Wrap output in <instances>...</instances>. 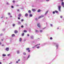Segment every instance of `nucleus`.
Listing matches in <instances>:
<instances>
[{
  "instance_id": "15",
  "label": "nucleus",
  "mask_w": 64,
  "mask_h": 64,
  "mask_svg": "<svg viewBox=\"0 0 64 64\" xmlns=\"http://www.w3.org/2000/svg\"><path fill=\"white\" fill-rule=\"evenodd\" d=\"M25 16H28V14H25Z\"/></svg>"
},
{
  "instance_id": "39",
  "label": "nucleus",
  "mask_w": 64,
  "mask_h": 64,
  "mask_svg": "<svg viewBox=\"0 0 64 64\" xmlns=\"http://www.w3.org/2000/svg\"><path fill=\"white\" fill-rule=\"evenodd\" d=\"M60 18H62V16H60Z\"/></svg>"
},
{
  "instance_id": "61",
  "label": "nucleus",
  "mask_w": 64,
  "mask_h": 64,
  "mask_svg": "<svg viewBox=\"0 0 64 64\" xmlns=\"http://www.w3.org/2000/svg\"><path fill=\"white\" fill-rule=\"evenodd\" d=\"M0 64H1V62H0Z\"/></svg>"
},
{
  "instance_id": "49",
  "label": "nucleus",
  "mask_w": 64,
  "mask_h": 64,
  "mask_svg": "<svg viewBox=\"0 0 64 64\" xmlns=\"http://www.w3.org/2000/svg\"><path fill=\"white\" fill-rule=\"evenodd\" d=\"M16 63H18V62L16 61Z\"/></svg>"
},
{
  "instance_id": "62",
  "label": "nucleus",
  "mask_w": 64,
  "mask_h": 64,
  "mask_svg": "<svg viewBox=\"0 0 64 64\" xmlns=\"http://www.w3.org/2000/svg\"><path fill=\"white\" fill-rule=\"evenodd\" d=\"M6 19H8V18L6 17Z\"/></svg>"
},
{
  "instance_id": "3",
  "label": "nucleus",
  "mask_w": 64,
  "mask_h": 64,
  "mask_svg": "<svg viewBox=\"0 0 64 64\" xmlns=\"http://www.w3.org/2000/svg\"><path fill=\"white\" fill-rule=\"evenodd\" d=\"M61 5L62 6H63V7L64 8V2H62Z\"/></svg>"
},
{
  "instance_id": "48",
  "label": "nucleus",
  "mask_w": 64,
  "mask_h": 64,
  "mask_svg": "<svg viewBox=\"0 0 64 64\" xmlns=\"http://www.w3.org/2000/svg\"><path fill=\"white\" fill-rule=\"evenodd\" d=\"M21 24V23H20V22H18V24Z\"/></svg>"
},
{
  "instance_id": "46",
  "label": "nucleus",
  "mask_w": 64,
  "mask_h": 64,
  "mask_svg": "<svg viewBox=\"0 0 64 64\" xmlns=\"http://www.w3.org/2000/svg\"><path fill=\"white\" fill-rule=\"evenodd\" d=\"M29 57H30V55H29L28 57V58H29Z\"/></svg>"
},
{
  "instance_id": "2",
  "label": "nucleus",
  "mask_w": 64,
  "mask_h": 64,
  "mask_svg": "<svg viewBox=\"0 0 64 64\" xmlns=\"http://www.w3.org/2000/svg\"><path fill=\"white\" fill-rule=\"evenodd\" d=\"M37 26L39 27V28H40L41 27V26H40V23L38 24H37Z\"/></svg>"
},
{
  "instance_id": "52",
  "label": "nucleus",
  "mask_w": 64,
  "mask_h": 64,
  "mask_svg": "<svg viewBox=\"0 0 64 64\" xmlns=\"http://www.w3.org/2000/svg\"><path fill=\"white\" fill-rule=\"evenodd\" d=\"M2 46H4V44H2Z\"/></svg>"
},
{
  "instance_id": "32",
  "label": "nucleus",
  "mask_w": 64,
  "mask_h": 64,
  "mask_svg": "<svg viewBox=\"0 0 64 64\" xmlns=\"http://www.w3.org/2000/svg\"><path fill=\"white\" fill-rule=\"evenodd\" d=\"M39 47H40L38 46L37 47V48H38V49H39Z\"/></svg>"
},
{
  "instance_id": "10",
  "label": "nucleus",
  "mask_w": 64,
  "mask_h": 64,
  "mask_svg": "<svg viewBox=\"0 0 64 64\" xmlns=\"http://www.w3.org/2000/svg\"><path fill=\"white\" fill-rule=\"evenodd\" d=\"M20 42H21V41H22V38H20Z\"/></svg>"
},
{
  "instance_id": "18",
  "label": "nucleus",
  "mask_w": 64,
  "mask_h": 64,
  "mask_svg": "<svg viewBox=\"0 0 64 64\" xmlns=\"http://www.w3.org/2000/svg\"><path fill=\"white\" fill-rule=\"evenodd\" d=\"M2 56H6V54H2Z\"/></svg>"
},
{
  "instance_id": "58",
  "label": "nucleus",
  "mask_w": 64,
  "mask_h": 64,
  "mask_svg": "<svg viewBox=\"0 0 64 64\" xmlns=\"http://www.w3.org/2000/svg\"><path fill=\"white\" fill-rule=\"evenodd\" d=\"M2 41H3V39H2Z\"/></svg>"
},
{
  "instance_id": "56",
  "label": "nucleus",
  "mask_w": 64,
  "mask_h": 64,
  "mask_svg": "<svg viewBox=\"0 0 64 64\" xmlns=\"http://www.w3.org/2000/svg\"><path fill=\"white\" fill-rule=\"evenodd\" d=\"M3 17L2 16V17H1V18H3Z\"/></svg>"
},
{
  "instance_id": "37",
  "label": "nucleus",
  "mask_w": 64,
  "mask_h": 64,
  "mask_svg": "<svg viewBox=\"0 0 64 64\" xmlns=\"http://www.w3.org/2000/svg\"><path fill=\"white\" fill-rule=\"evenodd\" d=\"M28 52H30V50H28Z\"/></svg>"
},
{
  "instance_id": "54",
  "label": "nucleus",
  "mask_w": 64,
  "mask_h": 64,
  "mask_svg": "<svg viewBox=\"0 0 64 64\" xmlns=\"http://www.w3.org/2000/svg\"><path fill=\"white\" fill-rule=\"evenodd\" d=\"M61 0L62 1V2H63V0Z\"/></svg>"
},
{
  "instance_id": "34",
  "label": "nucleus",
  "mask_w": 64,
  "mask_h": 64,
  "mask_svg": "<svg viewBox=\"0 0 64 64\" xmlns=\"http://www.w3.org/2000/svg\"><path fill=\"white\" fill-rule=\"evenodd\" d=\"M21 28H23V26H21Z\"/></svg>"
},
{
  "instance_id": "9",
  "label": "nucleus",
  "mask_w": 64,
  "mask_h": 64,
  "mask_svg": "<svg viewBox=\"0 0 64 64\" xmlns=\"http://www.w3.org/2000/svg\"><path fill=\"white\" fill-rule=\"evenodd\" d=\"M41 11V10L40 9H39L37 11L38 12H40Z\"/></svg>"
},
{
  "instance_id": "55",
  "label": "nucleus",
  "mask_w": 64,
  "mask_h": 64,
  "mask_svg": "<svg viewBox=\"0 0 64 64\" xmlns=\"http://www.w3.org/2000/svg\"><path fill=\"white\" fill-rule=\"evenodd\" d=\"M0 45H1V43L0 42Z\"/></svg>"
},
{
  "instance_id": "50",
  "label": "nucleus",
  "mask_w": 64,
  "mask_h": 64,
  "mask_svg": "<svg viewBox=\"0 0 64 64\" xmlns=\"http://www.w3.org/2000/svg\"><path fill=\"white\" fill-rule=\"evenodd\" d=\"M21 21H23V20L22 19L21 20Z\"/></svg>"
},
{
  "instance_id": "40",
  "label": "nucleus",
  "mask_w": 64,
  "mask_h": 64,
  "mask_svg": "<svg viewBox=\"0 0 64 64\" xmlns=\"http://www.w3.org/2000/svg\"><path fill=\"white\" fill-rule=\"evenodd\" d=\"M10 55V54H8L7 55V56H9Z\"/></svg>"
},
{
  "instance_id": "31",
  "label": "nucleus",
  "mask_w": 64,
  "mask_h": 64,
  "mask_svg": "<svg viewBox=\"0 0 64 64\" xmlns=\"http://www.w3.org/2000/svg\"><path fill=\"white\" fill-rule=\"evenodd\" d=\"M11 8H14V7L13 6H11Z\"/></svg>"
},
{
  "instance_id": "60",
  "label": "nucleus",
  "mask_w": 64,
  "mask_h": 64,
  "mask_svg": "<svg viewBox=\"0 0 64 64\" xmlns=\"http://www.w3.org/2000/svg\"><path fill=\"white\" fill-rule=\"evenodd\" d=\"M47 1H49V0H46Z\"/></svg>"
},
{
  "instance_id": "20",
  "label": "nucleus",
  "mask_w": 64,
  "mask_h": 64,
  "mask_svg": "<svg viewBox=\"0 0 64 64\" xmlns=\"http://www.w3.org/2000/svg\"><path fill=\"white\" fill-rule=\"evenodd\" d=\"M24 33H23L22 34V36H24Z\"/></svg>"
},
{
  "instance_id": "42",
  "label": "nucleus",
  "mask_w": 64,
  "mask_h": 64,
  "mask_svg": "<svg viewBox=\"0 0 64 64\" xmlns=\"http://www.w3.org/2000/svg\"><path fill=\"white\" fill-rule=\"evenodd\" d=\"M27 36H29V34H27Z\"/></svg>"
},
{
  "instance_id": "6",
  "label": "nucleus",
  "mask_w": 64,
  "mask_h": 64,
  "mask_svg": "<svg viewBox=\"0 0 64 64\" xmlns=\"http://www.w3.org/2000/svg\"><path fill=\"white\" fill-rule=\"evenodd\" d=\"M18 32V31L17 30H15L14 32V33H17Z\"/></svg>"
},
{
  "instance_id": "25",
  "label": "nucleus",
  "mask_w": 64,
  "mask_h": 64,
  "mask_svg": "<svg viewBox=\"0 0 64 64\" xmlns=\"http://www.w3.org/2000/svg\"><path fill=\"white\" fill-rule=\"evenodd\" d=\"M53 14H55V12L53 11Z\"/></svg>"
},
{
  "instance_id": "38",
  "label": "nucleus",
  "mask_w": 64,
  "mask_h": 64,
  "mask_svg": "<svg viewBox=\"0 0 64 64\" xmlns=\"http://www.w3.org/2000/svg\"><path fill=\"white\" fill-rule=\"evenodd\" d=\"M15 0H13V3H14V2H15Z\"/></svg>"
},
{
  "instance_id": "47",
  "label": "nucleus",
  "mask_w": 64,
  "mask_h": 64,
  "mask_svg": "<svg viewBox=\"0 0 64 64\" xmlns=\"http://www.w3.org/2000/svg\"><path fill=\"white\" fill-rule=\"evenodd\" d=\"M8 15H10V13H8Z\"/></svg>"
},
{
  "instance_id": "1",
  "label": "nucleus",
  "mask_w": 64,
  "mask_h": 64,
  "mask_svg": "<svg viewBox=\"0 0 64 64\" xmlns=\"http://www.w3.org/2000/svg\"><path fill=\"white\" fill-rule=\"evenodd\" d=\"M58 7V8L59 10V11H60L61 6H59Z\"/></svg>"
},
{
  "instance_id": "45",
  "label": "nucleus",
  "mask_w": 64,
  "mask_h": 64,
  "mask_svg": "<svg viewBox=\"0 0 64 64\" xmlns=\"http://www.w3.org/2000/svg\"><path fill=\"white\" fill-rule=\"evenodd\" d=\"M35 20H37V18H36Z\"/></svg>"
},
{
  "instance_id": "36",
  "label": "nucleus",
  "mask_w": 64,
  "mask_h": 64,
  "mask_svg": "<svg viewBox=\"0 0 64 64\" xmlns=\"http://www.w3.org/2000/svg\"><path fill=\"white\" fill-rule=\"evenodd\" d=\"M16 6H17V7H18L19 6V5L17 4L16 5Z\"/></svg>"
},
{
  "instance_id": "21",
  "label": "nucleus",
  "mask_w": 64,
  "mask_h": 64,
  "mask_svg": "<svg viewBox=\"0 0 64 64\" xmlns=\"http://www.w3.org/2000/svg\"><path fill=\"white\" fill-rule=\"evenodd\" d=\"M23 54L24 55H26V53L25 52H24Z\"/></svg>"
},
{
  "instance_id": "43",
  "label": "nucleus",
  "mask_w": 64,
  "mask_h": 64,
  "mask_svg": "<svg viewBox=\"0 0 64 64\" xmlns=\"http://www.w3.org/2000/svg\"><path fill=\"white\" fill-rule=\"evenodd\" d=\"M6 4H7V5H9V3H8V2H7Z\"/></svg>"
},
{
  "instance_id": "4",
  "label": "nucleus",
  "mask_w": 64,
  "mask_h": 64,
  "mask_svg": "<svg viewBox=\"0 0 64 64\" xmlns=\"http://www.w3.org/2000/svg\"><path fill=\"white\" fill-rule=\"evenodd\" d=\"M44 17V16H43V15H42V16H39L38 18V19H40V18H42V17Z\"/></svg>"
},
{
  "instance_id": "26",
  "label": "nucleus",
  "mask_w": 64,
  "mask_h": 64,
  "mask_svg": "<svg viewBox=\"0 0 64 64\" xmlns=\"http://www.w3.org/2000/svg\"><path fill=\"white\" fill-rule=\"evenodd\" d=\"M56 47H57V48H58V45H56Z\"/></svg>"
},
{
  "instance_id": "64",
  "label": "nucleus",
  "mask_w": 64,
  "mask_h": 64,
  "mask_svg": "<svg viewBox=\"0 0 64 64\" xmlns=\"http://www.w3.org/2000/svg\"><path fill=\"white\" fill-rule=\"evenodd\" d=\"M24 41H26V40H24Z\"/></svg>"
},
{
  "instance_id": "30",
  "label": "nucleus",
  "mask_w": 64,
  "mask_h": 64,
  "mask_svg": "<svg viewBox=\"0 0 64 64\" xmlns=\"http://www.w3.org/2000/svg\"><path fill=\"white\" fill-rule=\"evenodd\" d=\"M42 30H41L40 31V32H42Z\"/></svg>"
},
{
  "instance_id": "27",
  "label": "nucleus",
  "mask_w": 64,
  "mask_h": 64,
  "mask_svg": "<svg viewBox=\"0 0 64 64\" xmlns=\"http://www.w3.org/2000/svg\"><path fill=\"white\" fill-rule=\"evenodd\" d=\"M40 44H37L35 46H38V45H40Z\"/></svg>"
},
{
  "instance_id": "41",
  "label": "nucleus",
  "mask_w": 64,
  "mask_h": 64,
  "mask_svg": "<svg viewBox=\"0 0 64 64\" xmlns=\"http://www.w3.org/2000/svg\"><path fill=\"white\" fill-rule=\"evenodd\" d=\"M17 11H18V12L19 11V9H18Z\"/></svg>"
},
{
  "instance_id": "17",
  "label": "nucleus",
  "mask_w": 64,
  "mask_h": 64,
  "mask_svg": "<svg viewBox=\"0 0 64 64\" xmlns=\"http://www.w3.org/2000/svg\"><path fill=\"white\" fill-rule=\"evenodd\" d=\"M36 32L37 33V32H39V31L38 30H36Z\"/></svg>"
},
{
  "instance_id": "44",
  "label": "nucleus",
  "mask_w": 64,
  "mask_h": 64,
  "mask_svg": "<svg viewBox=\"0 0 64 64\" xmlns=\"http://www.w3.org/2000/svg\"><path fill=\"white\" fill-rule=\"evenodd\" d=\"M20 61V59H18V61Z\"/></svg>"
},
{
  "instance_id": "51",
  "label": "nucleus",
  "mask_w": 64,
  "mask_h": 64,
  "mask_svg": "<svg viewBox=\"0 0 64 64\" xmlns=\"http://www.w3.org/2000/svg\"><path fill=\"white\" fill-rule=\"evenodd\" d=\"M10 17H11V18L12 17V16H10Z\"/></svg>"
},
{
  "instance_id": "53",
  "label": "nucleus",
  "mask_w": 64,
  "mask_h": 64,
  "mask_svg": "<svg viewBox=\"0 0 64 64\" xmlns=\"http://www.w3.org/2000/svg\"><path fill=\"white\" fill-rule=\"evenodd\" d=\"M50 26H52V24H50Z\"/></svg>"
},
{
  "instance_id": "24",
  "label": "nucleus",
  "mask_w": 64,
  "mask_h": 64,
  "mask_svg": "<svg viewBox=\"0 0 64 64\" xmlns=\"http://www.w3.org/2000/svg\"><path fill=\"white\" fill-rule=\"evenodd\" d=\"M48 11H47L45 13V14H46L48 13Z\"/></svg>"
},
{
  "instance_id": "5",
  "label": "nucleus",
  "mask_w": 64,
  "mask_h": 64,
  "mask_svg": "<svg viewBox=\"0 0 64 64\" xmlns=\"http://www.w3.org/2000/svg\"><path fill=\"white\" fill-rule=\"evenodd\" d=\"M6 51H9V48H6Z\"/></svg>"
},
{
  "instance_id": "14",
  "label": "nucleus",
  "mask_w": 64,
  "mask_h": 64,
  "mask_svg": "<svg viewBox=\"0 0 64 64\" xmlns=\"http://www.w3.org/2000/svg\"><path fill=\"white\" fill-rule=\"evenodd\" d=\"M24 32L25 33H26V32H27V30H24Z\"/></svg>"
},
{
  "instance_id": "33",
  "label": "nucleus",
  "mask_w": 64,
  "mask_h": 64,
  "mask_svg": "<svg viewBox=\"0 0 64 64\" xmlns=\"http://www.w3.org/2000/svg\"><path fill=\"white\" fill-rule=\"evenodd\" d=\"M3 34H0V36H2Z\"/></svg>"
},
{
  "instance_id": "11",
  "label": "nucleus",
  "mask_w": 64,
  "mask_h": 64,
  "mask_svg": "<svg viewBox=\"0 0 64 64\" xmlns=\"http://www.w3.org/2000/svg\"><path fill=\"white\" fill-rule=\"evenodd\" d=\"M30 38L31 39H33V36H32L30 37Z\"/></svg>"
},
{
  "instance_id": "23",
  "label": "nucleus",
  "mask_w": 64,
  "mask_h": 64,
  "mask_svg": "<svg viewBox=\"0 0 64 64\" xmlns=\"http://www.w3.org/2000/svg\"><path fill=\"white\" fill-rule=\"evenodd\" d=\"M30 17H32V14H30Z\"/></svg>"
},
{
  "instance_id": "63",
  "label": "nucleus",
  "mask_w": 64,
  "mask_h": 64,
  "mask_svg": "<svg viewBox=\"0 0 64 64\" xmlns=\"http://www.w3.org/2000/svg\"><path fill=\"white\" fill-rule=\"evenodd\" d=\"M45 28H44V29H45Z\"/></svg>"
},
{
  "instance_id": "13",
  "label": "nucleus",
  "mask_w": 64,
  "mask_h": 64,
  "mask_svg": "<svg viewBox=\"0 0 64 64\" xmlns=\"http://www.w3.org/2000/svg\"><path fill=\"white\" fill-rule=\"evenodd\" d=\"M55 12H56V13H58V11L57 10H55Z\"/></svg>"
},
{
  "instance_id": "16",
  "label": "nucleus",
  "mask_w": 64,
  "mask_h": 64,
  "mask_svg": "<svg viewBox=\"0 0 64 64\" xmlns=\"http://www.w3.org/2000/svg\"><path fill=\"white\" fill-rule=\"evenodd\" d=\"M28 12L29 13H31V10H29L28 11Z\"/></svg>"
},
{
  "instance_id": "59",
  "label": "nucleus",
  "mask_w": 64,
  "mask_h": 64,
  "mask_svg": "<svg viewBox=\"0 0 64 64\" xmlns=\"http://www.w3.org/2000/svg\"><path fill=\"white\" fill-rule=\"evenodd\" d=\"M57 29H59V28H58Z\"/></svg>"
},
{
  "instance_id": "12",
  "label": "nucleus",
  "mask_w": 64,
  "mask_h": 64,
  "mask_svg": "<svg viewBox=\"0 0 64 64\" xmlns=\"http://www.w3.org/2000/svg\"><path fill=\"white\" fill-rule=\"evenodd\" d=\"M12 37H14L15 36V34H13L12 35Z\"/></svg>"
},
{
  "instance_id": "22",
  "label": "nucleus",
  "mask_w": 64,
  "mask_h": 64,
  "mask_svg": "<svg viewBox=\"0 0 64 64\" xmlns=\"http://www.w3.org/2000/svg\"><path fill=\"white\" fill-rule=\"evenodd\" d=\"M17 53H18V54H19V50L17 51Z\"/></svg>"
},
{
  "instance_id": "57",
  "label": "nucleus",
  "mask_w": 64,
  "mask_h": 64,
  "mask_svg": "<svg viewBox=\"0 0 64 64\" xmlns=\"http://www.w3.org/2000/svg\"><path fill=\"white\" fill-rule=\"evenodd\" d=\"M32 48L34 49V47H32Z\"/></svg>"
},
{
  "instance_id": "7",
  "label": "nucleus",
  "mask_w": 64,
  "mask_h": 64,
  "mask_svg": "<svg viewBox=\"0 0 64 64\" xmlns=\"http://www.w3.org/2000/svg\"><path fill=\"white\" fill-rule=\"evenodd\" d=\"M32 11H33L34 12H35V11H36V10L35 9H34L33 8L32 9Z\"/></svg>"
},
{
  "instance_id": "28",
  "label": "nucleus",
  "mask_w": 64,
  "mask_h": 64,
  "mask_svg": "<svg viewBox=\"0 0 64 64\" xmlns=\"http://www.w3.org/2000/svg\"><path fill=\"white\" fill-rule=\"evenodd\" d=\"M18 19L19 20H20V17H18Z\"/></svg>"
},
{
  "instance_id": "8",
  "label": "nucleus",
  "mask_w": 64,
  "mask_h": 64,
  "mask_svg": "<svg viewBox=\"0 0 64 64\" xmlns=\"http://www.w3.org/2000/svg\"><path fill=\"white\" fill-rule=\"evenodd\" d=\"M21 15H22L21 14H18V16L19 17H21Z\"/></svg>"
},
{
  "instance_id": "19",
  "label": "nucleus",
  "mask_w": 64,
  "mask_h": 64,
  "mask_svg": "<svg viewBox=\"0 0 64 64\" xmlns=\"http://www.w3.org/2000/svg\"><path fill=\"white\" fill-rule=\"evenodd\" d=\"M29 49H30L29 48H26V50H29Z\"/></svg>"
},
{
  "instance_id": "29",
  "label": "nucleus",
  "mask_w": 64,
  "mask_h": 64,
  "mask_svg": "<svg viewBox=\"0 0 64 64\" xmlns=\"http://www.w3.org/2000/svg\"><path fill=\"white\" fill-rule=\"evenodd\" d=\"M50 40H52V37H50Z\"/></svg>"
},
{
  "instance_id": "35",
  "label": "nucleus",
  "mask_w": 64,
  "mask_h": 64,
  "mask_svg": "<svg viewBox=\"0 0 64 64\" xmlns=\"http://www.w3.org/2000/svg\"><path fill=\"white\" fill-rule=\"evenodd\" d=\"M15 24H12V26H15Z\"/></svg>"
}]
</instances>
